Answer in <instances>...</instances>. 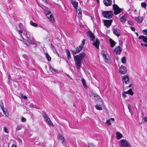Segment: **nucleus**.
Masks as SVG:
<instances>
[{
	"mask_svg": "<svg viewBox=\"0 0 147 147\" xmlns=\"http://www.w3.org/2000/svg\"><path fill=\"white\" fill-rule=\"evenodd\" d=\"M85 55L86 54L84 53H82L78 55L74 56L73 58L77 69H79L80 68L82 61Z\"/></svg>",
	"mask_w": 147,
	"mask_h": 147,
	"instance_id": "nucleus-1",
	"label": "nucleus"
},
{
	"mask_svg": "<svg viewBox=\"0 0 147 147\" xmlns=\"http://www.w3.org/2000/svg\"><path fill=\"white\" fill-rule=\"evenodd\" d=\"M25 34L26 37L27 38L28 40H26L25 39L22 37V38L24 40L23 42H24V43L26 45H27V42H28L30 44H31L32 45L34 44V43L32 40L33 38V36L32 35H30L29 32L28 31H26V33Z\"/></svg>",
	"mask_w": 147,
	"mask_h": 147,
	"instance_id": "nucleus-2",
	"label": "nucleus"
},
{
	"mask_svg": "<svg viewBox=\"0 0 147 147\" xmlns=\"http://www.w3.org/2000/svg\"><path fill=\"white\" fill-rule=\"evenodd\" d=\"M103 16L106 18L110 19L113 16V12L111 11H103L102 13Z\"/></svg>",
	"mask_w": 147,
	"mask_h": 147,
	"instance_id": "nucleus-3",
	"label": "nucleus"
},
{
	"mask_svg": "<svg viewBox=\"0 0 147 147\" xmlns=\"http://www.w3.org/2000/svg\"><path fill=\"white\" fill-rule=\"evenodd\" d=\"M83 47L84 46L83 45H81L78 47H77V48L76 49H71V51L72 54L74 55L78 53L82 50L83 48Z\"/></svg>",
	"mask_w": 147,
	"mask_h": 147,
	"instance_id": "nucleus-4",
	"label": "nucleus"
},
{
	"mask_svg": "<svg viewBox=\"0 0 147 147\" xmlns=\"http://www.w3.org/2000/svg\"><path fill=\"white\" fill-rule=\"evenodd\" d=\"M113 8L114 10V13L115 15H117L119 13L122 11L121 9L116 4L113 5Z\"/></svg>",
	"mask_w": 147,
	"mask_h": 147,
	"instance_id": "nucleus-5",
	"label": "nucleus"
},
{
	"mask_svg": "<svg viewBox=\"0 0 147 147\" xmlns=\"http://www.w3.org/2000/svg\"><path fill=\"white\" fill-rule=\"evenodd\" d=\"M119 144L122 147H131L130 144L126 140H122L119 142Z\"/></svg>",
	"mask_w": 147,
	"mask_h": 147,
	"instance_id": "nucleus-6",
	"label": "nucleus"
},
{
	"mask_svg": "<svg viewBox=\"0 0 147 147\" xmlns=\"http://www.w3.org/2000/svg\"><path fill=\"white\" fill-rule=\"evenodd\" d=\"M45 14L47 17L49 19L50 21L52 22H54V20L51 12L49 10H47L45 11Z\"/></svg>",
	"mask_w": 147,
	"mask_h": 147,
	"instance_id": "nucleus-7",
	"label": "nucleus"
},
{
	"mask_svg": "<svg viewBox=\"0 0 147 147\" xmlns=\"http://www.w3.org/2000/svg\"><path fill=\"white\" fill-rule=\"evenodd\" d=\"M119 71L121 74H125L127 71V69L126 67L122 65H121L119 68Z\"/></svg>",
	"mask_w": 147,
	"mask_h": 147,
	"instance_id": "nucleus-8",
	"label": "nucleus"
},
{
	"mask_svg": "<svg viewBox=\"0 0 147 147\" xmlns=\"http://www.w3.org/2000/svg\"><path fill=\"white\" fill-rule=\"evenodd\" d=\"M87 34L88 37L90 38V40L92 41H93L95 39V36L92 32L90 31H89L87 32Z\"/></svg>",
	"mask_w": 147,
	"mask_h": 147,
	"instance_id": "nucleus-9",
	"label": "nucleus"
},
{
	"mask_svg": "<svg viewBox=\"0 0 147 147\" xmlns=\"http://www.w3.org/2000/svg\"><path fill=\"white\" fill-rule=\"evenodd\" d=\"M122 80L124 82L125 84H128L129 82V80L128 76L127 75L123 76L122 77Z\"/></svg>",
	"mask_w": 147,
	"mask_h": 147,
	"instance_id": "nucleus-10",
	"label": "nucleus"
},
{
	"mask_svg": "<svg viewBox=\"0 0 147 147\" xmlns=\"http://www.w3.org/2000/svg\"><path fill=\"white\" fill-rule=\"evenodd\" d=\"M113 32L114 34L117 37L121 35L120 30L117 28L114 29Z\"/></svg>",
	"mask_w": 147,
	"mask_h": 147,
	"instance_id": "nucleus-11",
	"label": "nucleus"
},
{
	"mask_svg": "<svg viewBox=\"0 0 147 147\" xmlns=\"http://www.w3.org/2000/svg\"><path fill=\"white\" fill-rule=\"evenodd\" d=\"M102 54L103 55V57H104L105 61L106 62H108V59L107 57H108V55L107 54V53L105 51H102Z\"/></svg>",
	"mask_w": 147,
	"mask_h": 147,
	"instance_id": "nucleus-12",
	"label": "nucleus"
},
{
	"mask_svg": "<svg viewBox=\"0 0 147 147\" xmlns=\"http://www.w3.org/2000/svg\"><path fill=\"white\" fill-rule=\"evenodd\" d=\"M112 21L113 20H104V21L105 25L107 27H109L111 26Z\"/></svg>",
	"mask_w": 147,
	"mask_h": 147,
	"instance_id": "nucleus-13",
	"label": "nucleus"
},
{
	"mask_svg": "<svg viewBox=\"0 0 147 147\" xmlns=\"http://www.w3.org/2000/svg\"><path fill=\"white\" fill-rule=\"evenodd\" d=\"M100 44V43L99 40L97 38H96L95 41L92 44L97 49H98L99 48Z\"/></svg>",
	"mask_w": 147,
	"mask_h": 147,
	"instance_id": "nucleus-14",
	"label": "nucleus"
},
{
	"mask_svg": "<svg viewBox=\"0 0 147 147\" xmlns=\"http://www.w3.org/2000/svg\"><path fill=\"white\" fill-rule=\"evenodd\" d=\"M92 95H94V99L95 100H98L100 101L101 104H102V100L100 98V96L97 94H92Z\"/></svg>",
	"mask_w": 147,
	"mask_h": 147,
	"instance_id": "nucleus-15",
	"label": "nucleus"
},
{
	"mask_svg": "<svg viewBox=\"0 0 147 147\" xmlns=\"http://www.w3.org/2000/svg\"><path fill=\"white\" fill-rule=\"evenodd\" d=\"M103 2L104 5L106 6L111 5L112 4L111 0H104Z\"/></svg>",
	"mask_w": 147,
	"mask_h": 147,
	"instance_id": "nucleus-16",
	"label": "nucleus"
},
{
	"mask_svg": "<svg viewBox=\"0 0 147 147\" xmlns=\"http://www.w3.org/2000/svg\"><path fill=\"white\" fill-rule=\"evenodd\" d=\"M109 41L110 43L111 47H113L116 44L115 42L111 38H109Z\"/></svg>",
	"mask_w": 147,
	"mask_h": 147,
	"instance_id": "nucleus-17",
	"label": "nucleus"
},
{
	"mask_svg": "<svg viewBox=\"0 0 147 147\" xmlns=\"http://www.w3.org/2000/svg\"><path fill=\"white\" fill-rule=\"evenodd\" d=\"M65 51L66 53V55L67 58L69 59H70L71 57V55L69 51L67 49H66Z\"/></svg>",
	"mask_w": 147,
	"mask_h": 147,
	"instance_id": "nucleus-18",
	"label": "nucleus"
},
{
	"mask_svg": "<svg viewBox=\"0 0 147 147\" xmlns=\"http://www.w3.org/2000/svg\"><path fill=\"white\" fill-rule=\"evenodd\" d=\"M120 21L122 22H124L126 21V17L125 15L121 16L119 19Z\"/></svg>",
	"mask_w": 147,
	"mask_h": 147,
	"instance_id": "nucleus-19",
	"label": "nucleus"
},
{
	"mask_svg": "<svg viewBox=\"0 0 147 147\" xmlns=\"http://www.w3.org/2000/svg\"><path fill=\"white\" fill-rule=\"evenodd\" d=\"M135 19L136 21L139 23H141L143 20L142 17H136Z\"/></svg>",
	"mask_w": 147,
	"mask_h": 147,
	"instance_id": "nucleus-20",
	"label": "nucleus"
},
{
	"mask_svg": "<svg viewBox=\"0 0 147 147\" xmlns=\"http://www.w3.org/2000/svg\"><path fill=\"white\" fill-rule=\"evenodd\" d=\"M139 39H142L143 41L147 43V38L144 36H140L138 37Z\"/></svg>",
	"mask_w": 147,
	"mask_h": 147,
	"instance_id": "nucleus-21",
	"label": "nucleus"
},
{
	"mask_svg": "<svg viewBox=\"0 0 147 147\" xmlns=\"http://www.w3.org/2000/svg\"><path fill=\"white\" fill-rule=\"evenodd\" d=\"M115 52L117 54H120L121 52V50L119 46L115 48Z\"/></svg>",
	"mask_w": 147,
	"mask_h": 147,
	"instance_id": "nucleus-22",
	"label": "nucleus"
},
{
	"mask_svg": "<svg viewBox=\"0 0 147 147\" xmlns=\"http://www.w3.org/2000/svg\"><path fill=\"white\" fill-rule=\"evenodd\" d=\"M45 120L49 125L51 126L53 125V123L49 118H48V119H45Z\"/></svg>",
	"mask_w": 147,
	"mask_h": 147,
	"instance_id": "nucleus-23",
	"label": "nucleus"
},
{
	"mask_svg": "<svg viewBox=\"0 0 147 147\" xmlns=\"http://www.w3.org/2000/svg\"><path fill=\"white\" fill-rule=\"evenodd\" d=\"M71 3L73 5L74 7L76 9L77 12H78L77 7L78 6V3L76 1L72 2Z\"/></svg>",
	"mask_w": 147,
	"mask_h": 147,
	"instance_id": "nucleus-24",
	"label": "nucleus"
},
{
	"mask_svg": "<svg viewBox=\"0 0 147 147\" xmlns=\"http://www.w3.org/2000/svg\"><path fill=\"white\" fill-rule=\"evenodd\" d=\"M2 110L3 111V113L5 115V116L6 117H7L9 116V114L7 109H3V110Z\"/></svg>",
	"mask_w": 147,
	"mask_h": 147,
	"instance_id": "nucleus-25",
	"label": "nucleus"
},
{
	"mask_svg": "<svg viewBox=\"0 0 147 147\" xmlns=\"http://www.w3.org/2000/svg\"><path fill=\"white\" fill-rule=\"evenodd\" d=\"M122 135L119 132H116V138L117 139H119L121 138Z\"/></svg>",
	"mask_w": 147,
	"mask_h": 147,
	"instance_id": "nucleus-26",
	"label": "nucleus"
},
{
	"mask_svg": "<svg viewBox=\"0 0 147 147\" xmlns=\"http://www.w3.org/2000/svg\"><path fill=\"white\" fill-rule=\"evenodd\" d=\"M19 27L20 30H24V31H25V32H26V31H27L26 30V29L24 27L23 24L22 23H20L19 24ZM26 32H25L26 33Z\"/></svg>",
	"mask_w": 147,
	"mask_h": 147,
	"instance_id": "nucleus-27",
	"label": "nucleus"
},
{
	"mask_svg": "<svg viewBox=\"0 0 147 147\" xmlns=\"http://www.w3.org/2000/svg\"><path fill=\"white\" fill-rule=\"evenodd\" d=\"M81 81L84 87L86 88H87V86L86 84L85 80L84 78H82Z\"/></svg>",
	"mask_w": 147,
	"mask_h": 147,
	"instance_id": "nucleus-28",
	"label": "nucleus"
},
{
	"mask_svg": "<svg viewBox=\"0 0 147 147\" xmlns=\"http://www.w3.org/2000/svg\"><path fill=\"white\" fill-rule=\"evenodd\" d=\"M57 137L60 141L65 139L64 137L60 134H58Z\"/></svg>",
	"mask_w": 147,
	"mask_h": 147,
	"instance_id": "nucleus-29",
	"label": "nucleus"
},
{
	"mask_svg": "<svg viewBox=\"0 0 147 147\" xmlns=\"http://www.w3.org/2000/svg\"><path fill=\"white\" fill-rule=\"evenodd\" d=\"M42 112H43V115H42L43 117L44 118L45 120L47 119H48V118H49L48 116L47 115L44 111H43Z\"/></svg>",
	"mask_w": 147,
	"mask_h": 147,
	"instance_id": "nucleus-30",
	"label": "nucleus"
},
{
	"mask_svg": "<svg viewBox=\"0 0 147 147\" xmlns=\"http://www.w3.org/2000/svg\"><path fill=\"white\" fill-rule=\"evenodd\" d=\"M50 69L51 72L53 74H56L58 72V71L57 69H54L51 67H50Z\"/></svg>",
	"mask_w": 147,
	"mask_h": 147,
	"instance_id": "nucleus-31",
	"label": "nucleus"
},
{
	"mask_svg": "<svg viewBox=\"0 0 147 147\" xmlns=\"http://www.w3.org/2000/svg\"><path fill=\"white\" fill-rule=\"evenodd\" d=\"M78 11V15L79 17H81L82 16V11L80 8H78L77 9Z\"/></svg>",
	"mask_w": 147,
	"mask_h": 147,
	"instance_id": "nucleus-32",
	"label": "nucleus"
},
{
	"mask_svg": "<svg viewBox=\"0 0 147 147\" xmlns=\"http://www.w3.org/2000/svg\"><path fill=\"white\" fill-rule=\"evenodd\" d=\"M95 107L98 110H102V108L100 105H96L95 106Z\"/></svg>",
	"mask_w": 147,
	"mask_h": 147,
	"instance_id": "nucleus-33",
	"label": "nucleus"
},
{
	"mask_svg": "<svg viewBox=\"0 0 147 147\" xmlns=\"http://www.w3.org/2000/svg\"><path fill=\"white\" fill-rule=\"evenodd\" d=\"M61 144H63V146H67V142L65 141V139H63L62 140H61Z\"/></svg>",
	"mask_w": 147,
	"mask_h": 147,
	"instance_id": "nucleus-34",
	"label": "nucleus"
},
{
	"mask_svg": "<svg viewBox=\"0 0 147 147\" xmlns=\"http://www.w3.org/2000/svg\"><path fill=\"white\" fill-rule=\"evenodd\" d=\"M121 61L122 63H126V59L125 57H123L121 59Z\"/></svg>",
	"mask_w": 147,
	"mask_h": 147,
	"instance_id": "nucleus-35",
	"label": "nucleus"
},
{
	"mask_svg": "<svg viewBox=\"0 0 147 147\" xmlns=\"http://www.w3.org/2000/svg\"><path fill=\"white\" fill-rule=\"evenodd\" d=\"M46 55L48 61H50L51 60V58L49 55L47 53L46 54Z\"/></svg>",
	"mask_w": 147,
	"mask_h": 147,
	"instance_id": "nucleus-36",
	"label": "nucleus"
},
{
	"mask_svg": "<svg viewBox=\"0 0 147 147\" xmlns=\"http://www.w3.org/2000/svg\"><path fill=\"white\" fill-rule=\"evenodd\" d=\"M30 24L32 26L34 27H36L38 26V24L36 23L33 22L32 21H30Z\"/></svg>",
	"mask_w": 147,
	"mask_h": 147,
	"instance_id": "nucleus-37",
	"label": "nucleus"
},
{
	"mask_svg": "<svg viewBox=\"0 0 147 147\" xmlns=\"http://www.w3.org/2000/svg\"><path fill=\"white\" fill-rule=\"evenodd\" d=\"M17 30L18 31V33L20 34V36L22 37V38L23 37L21 34L23 32V31H24V30H18L17 29Z\"/></svg>",
	"mask_w": 147,
	"mask_h": 147,
	"instance_id": "nucleus-38",
	"label": "nucleus"
},
{
	"mask_svg": "<svg viewBox=\"0 0 147 147\" xmlns=\"http://www.w3.org/2000/svg\"><path fill=\"white\" fill-rule=\"evenodd\" d=\"M128 94L132 95L134 94V92H132L131 89L130 88L128 90Z\"/></svg>",
	"mask_w": 147,
	"mask_h": 147,
	"instance_id": "nucleus-39",
	"label": "nucleus"
},
{
	"mask_svg": "<svg viewBox=\"0 0 147 147\" xmlns=\"http://www.w3.org/2000/svg\"><path fill=\"white\" fill-rule=\"evenodd\" d=\"M141 5L142 7L146 8V4L145 2H143L141 3Z\"/></svg>",
	"mask_w": 147,
	"mask_h": 147,
	"instance_id": "nucleus-40",
	"label": "nucleus"
},
{
	"mask_svg": "<svg viewBox=\"0 0 147 147\" xmlns=\"http://www.w3.org/2000/svg\"><path fill=\"white\" fill-rule=\"evenodd\" d=\"M128 109L129 111V112L131 113V108L130 105L129 104H128L127 105Z\"/></svg>",
	"mask_w": 147,
	"mask_h": 147,
	"instance_id": "nucleus-41",
	"label": "nucleus"
},
{
	"mask_svg": "<svg viewBox=\"0 0 147 147\" xmlns=\"http://www.w3.org/2000/svg\"><path fill=\"white\" fill-rule=\"evenodd\" d=\"M22 126H20L18 127L16 129V131H19L21 130L22 128Z\"/></svg>",
	"mask_w": 147,
	"mask_h": 147,
	"instance_id": "nucleus-42",
	"label": "nucleus"
},
{
	"mask_svg": "<svg viewBox=\"0 0 147 147\" xmlns=\"http://www.w3.org/2000/svg\"><path fill=\"white\" fill-rule=\"evenodd\" d=\"M0 105L2 110H3V109H4L3 107V104L2 102H1L0 103Z\"/></svg>",
	"mask_w": 147,
	"mask_h": 147,
	"instance_id": "nucleus-43",
	"label": "nucleus"
},
{
	"mask_svg": "<svg viewBox=\"0 0 147 147\" xmlns=\"http://www.w3.org/2000/svg\"><path fill=\"white\" fill-rule=\"evenodd\" d=\"M21 121L22 122H25L26 121V119L24 117H22L21 118Z\"/></svg>",
	"mask_w": 147,
	"mask_h": 147,
	"instance_id": "nucleus-44",
	"label": "nucleus"
},
{
	"mask_svg": "<svg viewBox=\"0 0 147 147\" xmlns=\"http://www.w3.org/2000/svg\"><path fill=\"white\" fill-rule=\"evenodd\" d=\"M4 131L5 133H8L9 131H8V129H7L5 127H4Z\"/></svg>",
	"mask_w": 147,
	"mask_h": 147,
	"instance_id": "nucleus-45",
	"label": "nucleus"
},
{
	"mask_svg": "<svg viewBox=\"0 0 147 147\" xmlns=\"http://www.w3.org/2000/svg\"><path fill=\"white\" fill-rule=\"evenodd\" d=\"M20 94H21V97L22 98H24L25 99H26L27 98V97L26 96H23L22 95V94H21V93H20Z\"/></svg>",
	"mask_w": 147,
	"mask_h": 147,
	"instance_id": "nucleus-46",
	"label": "nucleus"
},
{
	"mask_svg": "<svg viewBox=\"0 0 147 147\" xmlns=\"http://www.w3.org/2000/svg\"><path fill=\"white\" fill-rule=\"evenodd\" d=\"M89 147H94V145L91 143H89L88 144Z\"/></svg>",
	"mask_w": 147,
	"mask_h": 147,
	"instance_id": "nucleus-47",
	"label": "nucleus"
},
{
	"mask_svg": "<svg viewBox=\"0 0 147 147\" xmlns=\"http://www.w3.org/2000/svg\"><path fill=\"white\" fill-rule=\"evenodd\" d=\"M111 120L109 119L106 121V123H108L109 125H111V124L110 122Z\"/></svg>",
	"mask_w": 147,
	"mask_h": 147,
	"instance_id": "nucleus-48",
	"label": "nucleus"
},
{
	"mask_svg": "<svg viewBox=\"0 0 147 147\" xmlns=\"http://www.w3.org/2000/svg\"><path fill=\"white\" fill-rule=\"evenodd\" d=\"M128 23L129 25H133V22H132L130 21H128Z\"/></svg>",
	"mask_w": 147,
	"mask_h": 147,
	"instance_id": "nucleus-49",
	"label": "nucleus"
},
{
	"mask_svg": "<svg viewBox=\"0 0 147 147\" xmlns=\"http://www.w3.org/2000/svg\"><path fill=\"white\" fill-rule=\"evenodd\" d=\"M85 39H84L83 40H82V45H83V46L85 44Z\"/></svg>",
	"mask_w": 147,
	"mask_h": 147,
	"instance_id": "nucleus-50",
	"label": "nucleus"
},
{
	"mask_svg": "<svg viewBox=\"0 0 147 147\" xmlns=\"http://www.w3.org/2000/svg\"><path fill=\"white\" fill-rule=\"evenodd\" d=\"M143 32L145 34H147V29H145L143 31Z\"/></svg>",
	"mask_w": 147,
	"mask_h": 147,
	"instance_id": "nucleus-51",
	"label": "nucleus"
},
{
	"mask_svg": "<svg viewBox=\"0 0 147 147\" xmlns=\"http://www.w3.org/2000/svg\"><path fill=\"white\" fill-rule=\"evenodd\" d=\"M52 50L53 51V52L55 53L56 52H57V51L54 48L53 49H52Z\"/></svg>",
	"mask_w": 147,
	"mask_h": 147,
	"instance_id": "nucleus-52",
	"label": "nucleus"
},
{
	"mask_svg": "<svg viewBox=\"0 0 147 147\" xmlns=\"http://www.w3.org/2000/svg\"><path fill=\"white\" fill-rule=\"evenodd\" d=\"M130 28H131V30L133 31H135V29L133 27H132V26Z\"/></svg>",
	"mask_w": 147,
	"mask_h": 147,
	"instance_id": "nucleus-53",
	"label": "nucleus"
},
{
	"mask_svg": "<svg viewBox=\"0 0 147 147\" xmlns=\"http://www.w3.org/2000/svg\"><path fill=\"white\" fill-rule=\"evenodd\" d=\"M23 57L25 58L26 59L28 60V58L27 57V56L25 55H23Z\"/></svg>",
	"mask_w": 147,
	"mask_h": 147,
	"instance_id": "nucleus-54",
	"label": "nucleus"
},
{
	"mask_svg": "<svg viewBox=\"0 0 147 147\" xmlns=\"http://www.w3.org/2000/svg\"><path fill=\"white\" fill-rule=\"evenodd\" d=\"M29 107L30 108H33L34 107V105L32 103L30 105Z\"/></svg>",
	"mask_w": 147,
	"mask_h": 147,
	"instance_id": "nucleus-55",
	"label": "nucleus"
},
{
	"mask_svg": "<svg viewBox=\"0 0 147 147\" xmlns=\"http://www.w3.org/2000/svg\"><path fill=\"white\" fill-rule=\"evenodd\" d=\"M123 97L125 98L126 96V94L124 92L123 95Z\"/></svg>",
	"mask_w": 147,
	"mask_h": 147,
	"instance_id": "nucleus-56",
	"label": "nucleus"
},
{
	"mask_svg": "<svg viewBox=\"0 0 147 147\" xmlns=\"http://www.w3.org/2000/svg\"><path fill=\"white\" fill-rule=\"evenodd\" d=\"M144 120L146 122H147V117H144Z\"/></svg>",
	"mask_w": 147,
	"mask_h": 147,
	"instance_id": "nucleus-57",
	"label": "nucleus"
},
{
	"mask_svg": "<svg viewBox=\"0 0 147 147\" xmlns=\"http://www.w3.org/2000/svg\"><path fill=\"white\" fill-rule=\"evenodd\" d=\"M51 49L55 48L52 44H51Z\"/></svg>",
	"mask_w": 147,
	"mask_h": 147,
	"instance_id": "nucleus-58",
	"label": "nucleus"
},
{
	"mask_svg": "<svg viewBox=\"0 0 147 147\" xmlns=\"http://www.w3.org/2000/svg\"><path fill=\"white\" fill-rule=\"evenodd\" d=\"M51 49L55 48L52 44H51Z\"/></svg>",
	"mask_w": 147,
	"mask_h": 147,
	"instance_id": "nucleus-59",
	"label": "nucleus"
},
{
	"mask_svg": "<svg viewBox=\"0 0 147 147\" xmlns=\"http://www.w3.org/2000/svg\"><path fill=\"white\" fill-rule=\"evenodd\" d=\"M11 147H16V145L14 144H13L11 146Z\"/></svg>",
	"mask_w": 147,
	"mask_h": 147,
	"instance_id": "nucleus-60",
	"label": "nucleus"
},
{
	"mask_svg": "<svg viewBox=\"0 0 147 147\" xmlns=\"http://www.w3.org/2000/svg\"><path fill=\"white\" fill-rule=\"evenodd\" d=\"M109 119L111 120H111H112L113 121H115V119L114 118H111L110 119Z\"/></svg>",
	"mask_w": 147,
	"mask_h": 147,
	"instance_id": "nucleus-61",
	"label": "nucleus"
},
{
	"mask_svg": "<svg viewBox=\"0 0 147 147\" xmlns=\"http://www.w3.org/2000/svg\"><path fill=\"white\" fill-rule=\"evenodd\" d=\"M11 76L10 75H9V82L10 80H11Z\"/></svg>",
	"mask_w": 147,
	"mask_h": 147,
	"instance_id": "nucleus-62",
	"label": "nucleus"
},
{
	"mask_svg": "<svg viewBox=\"0 0 147 147\" xmlns=\"http://www.w3.org/2000/svg\"><path fill=\"white\" fill-rule=\"evenodd\" d=\"M125 92V93L126 94H128V92H128V91H127L126 92Z\"/></svg>",
	"mask_w": 147,
	"mask_h": 147,
	"instance_id": "nucleus-63",
	"label": "nucleus"
},
{
	"mask_svg": "<svg viewBox=\"0 0 147 147\" xmlns=\"http://www.w3.org/2000/svg\"><path fill=\"white\" fill-rule=\"evenodd\" d=\"M144 46L145 47H147V44H144Z\"/></svg>",
	"mask_w": 147,
	"mask_h": 147,
	"instance_id": "nucleus-64",
	"label": "nucleus"
}]
</instances>
